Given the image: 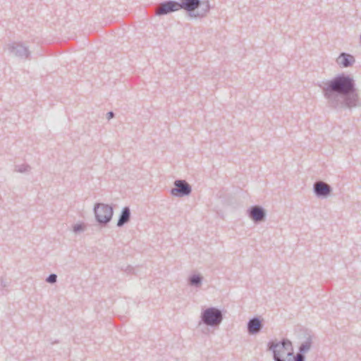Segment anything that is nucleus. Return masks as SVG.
Wrapping results in <instances>:
<instances>
[{"instance_id": "obj_10", "label": "nucleus", "mask_w": 361, "mask_h": 361, "mask_svg": "<svg viewBox=\"0 0 361 361\" xmlns=\"http://www.w3.org/2000/svg\"><path fill=\"white\" fill-rule=\"evenodd\" d=\"M260 327L261 323L258 319H252L248 324V329L251 333H255L258 331Z\"/></svg>"}, {"instance_id": "obj_11", "label": "nucleus", "mask_w": 361, "mask_h": 361, "mask_svg": "<svg viewBox=\"0 0 361 361\" xmlns=\"http://www.w3.org/2000/svg\"><path fill=\"white\" fill-rule=\"evenodd\" d=\"M130 216L129 209L128 208H125L122 212V215L120 219L118 221V226H121L126 221H128Z\"/></svg>"}, {"instance_id": "obj_5", "label": "nucleus", "mask_w": 361, "mask_h": 361, "mask_svg": "<svg viewBox=\"0 0 361 361\" xmlns=\"http://www.w3.org/2000/svg\"><path fill=\"white\" fill-rule=\"evenodd\" d=\"M203 320L209 325L217 324L221 320V314L220 311L214 308L208 309L204 313Z\"/></svg>"}, {"instance_id": "obj_2", "label": "nucleus", "mask_w": 361, "mask_h": 361, "mask_svg": "<svg viewBox=\"0 0 361 361\" xmlns=\"http://www.w3.org/2000/svg\"><path fill=\"white\" fill-rule=\"evenodd\" d=\"M183 4H179L176 1H168L160 6L157 13L159 15L166 14L172 11H176L181 8L192 11L199 6L200 1H183Z\"/></svg>"}, {"instance_id": "obj_1", "label": "nucleus", "mask_w": 361, "mask_h": 361, "mask_svg": "<svg viewBox=\"0 0 361 361\" xmlns=\"http://www.w3.org/2000/svg\"><path fill=\"white\" fill-rule=\"evenodd\" d=\"M276 361H302V356L293 355L292 344L290 341H282L271 346Z\"/></svg>"}, {"instance_id": "obj_14", "label": "nucleus", "mask_w": 361, "mask_h": 361, "mask_svg": "<svg viewBox=\"0 0 361 361\" xmlns=\"http://www.w3.org/2000/svg\"><path fill=\"white\" fill-rule=\"evenodd\" d=\"M83 229V226L82 225H78V226H74V231H80V230H82Z\"/></svg>"}, {"instance_id": "obj_9", "label": "nucleus", "mask_w": 361, "mask_h": 361, "mask_svg": "<svg viewBox=\"0 0 361 361\" xmlns=\"http://www.w3.org/2000/svg\"><path fill=\"white\" fill-rule=\"evenodd\" d=\"M251 217L255 221L262 220L264 217V212L263 210L257 207L252 208L251 211Z\"/></svg>"}, {"instance_id": "obj_6", "label": "nucleus", "mask_w": 361, "mask_h": 361, "mask_svg": "<svg viewBox=\"0 0 361 361\" xmlns=\"http://www.w3.org/2000/svg\"><path fill=\"white\" fill-rule=\"evenodd\" d=\"M176 188L171 190L173 195H185L190 192V187L188 183L182 180L175 182Z\"/></svg>"}, {"instance_id": "obj_7", "label": "nucleus", "mask_w": 361, "mask_h": 361, "mask_svg": "<svg viewBox=\"0 0 361 361\" xmlns=\"http://www.w3.org/2000/svg\"><path fill=\"white\" fill-rule=\"evenodd\" d=\"M354 61L353 57L350 55L342 54L337 59V62L339 65L347 67L351 65Z\"/></svg>"}, {"instance_id": "obj_8", "label": "nucleus", "mask_w": 361, "mask_h": 361, "mask_svg": "<svg viewBox=\"0 0 361 361\" xmlns=\"http://www.w3.org/2000/svg\"><path fill=\"white\" fill-rule=\"evenodd\" d=\"M315 192L319 195H326L330 192V188L327 184L319 182L315 185Z\"/></svg>"}, {"instance_id": "obj_3", "label": "nucleus", "mask_w": 361, "mask_h": 361, "mask_svg": "<svg viewBox=\"0 0 361 361\" xmlns=\"http://www.w3.org/2000/svg\"><path fill=\"white\" fill-rule=\"evenodd\" d=\"M330 86L334 91L346 93L352 90L353 82L350 78L342 76L331 81Z\"/></svg>"}, {"instance_id": "obj_13", "label": "nucleus", "mask_w": 361, "mask_h": 361, "mask_svg": "<svg viewBox=\"0 0 361 361\" xmlns=\"http://www.w3.org/2000/svg\"><path fill=\"white\" fill-rule=\"evenodd\" d=\"M56 280V276L55 274H51L47 279V281L49 283H54Z\"/></svg>"}, {"instance_id": "obj_4", "label": "nucleus", "mask_w": 361, "mask_h": 361, "mask_svg": "<svg viewBox=\"0 0 361 361\" xmlns=\"http://www.w3.org/2000/svg\"><path fill=\"white\" fill-rule=\"evenodd\" d=\"M95 215L99 222L106 223L112 216L113 211L108 205L99 204L95 209Z\"/></svg>"}, {"instance_id": "obj_15", "label": "nucleus", "mask_w": 361, "mask_h": 361, "mask_svg": "<svg viewBox=\"0 0 361 361\" xmlns=\"http://www.w3.org/2000/svg\"><path fill=\"white\" fill-rule=\"evenodd\" d=\"M111 118H113V113L112 112H109L108 114V118L110 119Z\"/></svg>"}, {"instance_id": "obj_12", "label": "nucleus", "mask_w": 361, "mask_h": 361, "mask_svg": "<svg viewBox=\"0 0 361 361\" xmlns=\"http://www.w3.org/2000/svg\"><path fill=\"white\" fill-rule=\"evenodd\" d=\"M200 280H201V279L200 276H194L191 279V283L192 284H197L200 282Z\"/></svg>"}]
</instances>
